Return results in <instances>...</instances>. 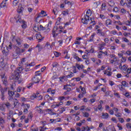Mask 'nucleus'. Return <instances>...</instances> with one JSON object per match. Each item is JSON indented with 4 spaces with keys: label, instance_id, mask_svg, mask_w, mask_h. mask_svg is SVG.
Returning a JSON list of instances; mask_svg holds the SVG:
<instances>
[{
    "label": "nucleus",
    "instance_id": "f257e3e1",
    "mask_svg": "<svg viewBox=\"0 0 131 131\" xmlns=\"http://www.w3.org/2000/svg\"><path fill=\"white\" fill-rule=\"evenodd\" d=\"M14 75L15 76V82H18V83H21L23 81V79L20 78V74L19 72L14 71L13 73Z\"/></svg>",
    "mask_w": 131,
    "mask_h": 131
},
{
    "label": "nucleus",
    "instance_id": "f03ea898",
    "mask_svg": "<svg viewBox=\"0 0 131 131\" xmlns=\"http://www.w3.org/2000/svg\"><path fill=\"white\" fill-rule=\"evenodd\" d=\"M1 64L0 70H4V71H8V70H9V66H8V64H5L4 63V59L1 62Z\"/></svg>",
    "mask_w": 131,
    "mask_h": 131
},
{
    "label": "nucleus",
    "instance_id": "7ed1b4c3",
    "mask_svg": "<svg viewBox=\"0 0 131 131\" xmlns=\"http://www.w3.org/2000/svg\"><path fill=\"white\" fill-rule=\"evenodd\" d=\"M8 91L7 88H4L1 89V99L2 101L5 100V93Z\"/></svg>",
    "mask_w": 131,
    "mask_h": 131
},
{
    "label": "nucleus",
    "instance_id": "20e7f679",
    "mask_svg": "<svg viewBox=\"0 0 131 131\" xmlns=\"http://www.w3.org/2000/svg\"><path fill=\"white\" fill-rule=\"evenodd\" d=\"M90 20V16L86 14L84 16V18H82L81 21L83 23V24H86L88 25V22L87 21Z\"/></svg>",
    "mask_w": 131,
    "mask_h": 131
},
{
    "label": "nucleus",
    "instance_id": "39448f33",
    "mask_svg": "<svg viewBox=\"0 0 131 131\" xmlns=\"http://www.w3.org/2000/svg\"><path fill=\"white\" fill-rule=\"evenodd\" d=\"M45 111H46V112H48V114H50V115H57V116H59L58 114L54 113L51 109L47 108L45 110Z\"/></svg>",
    "mask_w": 131,
    "mask_h": 131
},
{
    "label": "nucleus",
    "instance_id": "423d86ee",
    "mask_svg": "<svg viewBox=\"0 0 131 131\" xmlns=\"http://www.w3.org/2000/svg\"><path fill=\"white\" fill-rule=\"evenodd\" d=\"M41 15H43L44 17H46V16H47L48 14L46 13V11L42 10L41 12L39 14V15L37 16L36 18V22H37V19L39 18V17H42Z\"/></svg>",
    "mask_w": 131,
    "mask_h": 131
},
{
    "label": "nucleus",
    "instance_id": "0eeeda50",
    "mask_svg": "<svg viewBox=\"0 0 131 131\" xmlns=\"http://www.w3.org/2000/svg\"><path fill=\"white\" fill-rule=\"evenodd\" d=\"M40 78L39 77H37L35 76V77H33L32 80L33 82H34V83H38L40 80Z\"/></svg>",
    "mask_w": 131,
    "mask_h": 131
},
{
    "label": "nucleus",
    "instance_id": "6e6552de",
    "mask_svg": "<svg viewBox=\"0 0 131 131\" xmlns=\"http://www.w3.org/2000/svg\"><path fill=\"white\" fill-rule=\"evenodd\" d=\"M15 92H13V91H8V95H9V96L10 97V100H11V99L13 100V99H14L13 98V96H14V95H16L15 94Z\"/></svg>",
    "mask_w": 131,
    "mask_h": 131
},
{
    "label": "nucleus",
    "instance_id": "1a4fd4ad",
    "mask_svg": "<svg viewBox=\"0 0 131 131\" xmlns=\"http://www.w3.org/2000/svg\"><path fill=\"white\" fill-rule=\"evenodd\" d=\"M14 18L16 20V23H18V22L19 23H22L23 22V20L21 19V16L20 15H18L17 17Z\"/></svg>",
    "mask_w": 131,
    "mask_h": 131
},
{
    "label": "nucleus",
    "instance_id": "9d476101",
    "mask_svg": "<svg viewBox=\"0 0 131 131\" xmlns=\"http://www.w3.org/2000/svg\"><path fill=\"white\" fill-rule=\"evenodd\" d=\"M5 75H6V74H5V73H1V78L3 79V82H7L8 81H7V78L5 77Z\"/></svg>",
    "mask_w": 131,
    "mask_h": 131
},
{
    "label": "nucleus",
    "instance_id": "9b49d317",
    "mask_svg": "<svg viewBox=\"0 0 131 131\" xmlns=\"http://www.w3.org/2000/svg\"><path fill=\"white\" fill-rule=\"evenodd\" d=\"M109 117V114L108 113H106L105 114L104 113H102V115L101 116V118L103 119H107Z\"/></svg>",
    "mask_w": 131,
    "mask_h": 131
},
{
    "label": "nucleus",
    "instance_id": "f8f14e48",
    "mask_svg": "<svg viewBox=\"0 0 131 131\" xmlns=\"http://www.w3.org/2000/svg\"><path fill=\"white\" fill-rule=\"evenodd\" d=\"M14 49H15V53L17 55H19L21 53V49L19 47L15 46Z\"/></svg>",
    "mask_w": 131,
    "mask_h": 131
},
{
    "label": "nucleus",
    "instance_id": "ddd939ff",
    "mask_svg": "<svg viewBox=\"0 0 131 131\" xmlns=\"http://www.w3.org/2000/svg\"><path fill=\"white\" fill-rule=\"evenodd\" d=\"M24 10V8L22 7V6H18V8L17 9V13H18V14H21V13H23Z\"/></svg>",
    "mask_w": 131,
    "mask_h": 131
},
{
    "label": "nucleus",
    "instance_id": "4468645a",
    "mask_svg": "<svg viewBox=\"0 0 131 131\" xmlns=\"http://www.w3.org/2000/svg\"><path fill=\"white\" fill-rule=\"evenodd\" d=\"M21 23H23V25H21L22 28H23V29H26V28L27 27L26 21L24 20H23V22Z\"/></svg>",
    "mask_w": 131,
    "mask_h": 131
},
{
    "label": "nucleus",
    "instance_id": "2eb2a0df",
    "mask_svg": "<svg viewBox=\"0 0 131 131\" xmlns=\"http://www.w3.org/2000/svg\"><path fill=\"white\" fill-rule=\"evenodd\" d=\"M35 36H36V39H38V40H42V39H43L44 38V37L40 38V37H42L41 35L40 34H36Z\"/></svg>",
    "mask_w": 131,
    "mask_h": 131
},
{
    "label": "nucleus",
    "instance_id": "dca6fc26",
    "mask_svg": "<svg viewBox=\"0 0 131 131\" xmlns=\"http://www.w3.org/2000/svg\"><path fill=\"white\" fill-rule=\"evenodd\" d=\"M7 3L5 1H3L2 3L0 4L1 8H5V7H7Z\"/></svg>",
    "mask_w": 131,
    "mask_h": 131
},
{
    "label": "nucleus",
    "instance_id": "f3484780",
    "mask_svg": "<svg viewBox=\"0 0 131 131\" xmlns=\"http://www.w3.org/2000/svg\"><path fill=\"white\" fill-rule=\"evenodd\" d=\"M108 5H109L110 7H114L115 5V3L113 1H110L108 2Z\"/></svg>",
    "mask_w": 131,
    "mask_h": 131
},
{
    "label": "nucleus",
    "instance_id": "a211bd4d",
    "mask_svg": "<svg viewBox=\"0 0 131 131\" xmlns=\"http://www.w3.org/2000/svg\"><path fill=\"white\" fill-rule=\"evenodd\" d=\"M106 26H108V25H111V24H112V20H111V19H107L105 21Z\"/></svg>",
    "mask_w": 131,
    "mask_h": 131
},
{
    "label": "nucleus",
    "instance_id": "6ab92c4d",
    "mask_svg": "<svg viewBox=\"0 0 131 131\" xmlns=\"http://www.w3.org/2000/svg\"><path fill=\"white\" fill-rule=\"evenodd\" d=\"M59 29L57 26H54L53 29L52 30V33H56V32H58V30Z\"/></svg>",
    "mask_w": 131,
    "mask_h": 131
},
{
    "label": "nucleus",
    "instance_id": "aec40b11",
    "mask_svg": "<svg viewBox=\"0 0 131 131\" xmlns=\"http://www.w3.org/2000/svg\"><path fill=\"white\" fill-rule=\"evenodd\" d=\"M22 70H23V69H22V68L21 67H18L16 70H15L14 71H16V72H19V74H20V73H21V71H22Z\"/></svg>",
    "mask_w": 131,
    "mask_h": 131
},
{
    "label": "nucleus",
    "instance_id": "412c9836",
    "mask_svg": "<svg viewBox=\"0 0 131 131\" xmlns=\"http://www.w3.org/2000/svg\"><path fill=\"white\" fill-rule=\"evenodd\" d=\"M64 5H67L70 4V6L72 7V3L70 2V1H68V0H65L64 2Z\"/></svg>",
    "mask_w": 131,
    "mask_h": 131
},
{
    "label": "nucleus",
    "instance_id": "4be33fe9",
    "mask_svg": "<svg viewBox=\"0 0 131 131\" xmlns=\"http://www.w3.org/2000/svg\"><path fill=\"white\" fill-rule=\"evenodd\" d=\"M14 107H16V106H17V105H18V104H19V101H17V99H14Z\"/></svg>",
    "mask_w": 131,
    "mask_h": 131
},
{
    "label": "nucleus",
    "instance_id": "5701e85b",
    "mask_svg": "<svg viewBox=\"0 0 131 131\" xmlns=\"http://www.w3.org/2000/svg\"><path fill=\"white\" fill-rule=\"evenodd\" d=\"M117 60H118V58L117 57H115L113 59L111 60V64H113L114 62H117Z\"/></svg>",
    "mask_w": 131,
    "mask_h": 131
},
{
    "label": "nucleus",
    "instance_id": "b1692460",
    "mask_svg": "<svg viewBox=\"0 0 131 131\" xmlns=\"http://www.w3.org/2000/svg\"><path fill=\"white\" fill-rule=\"evenodd\" d=\"M73 76H74V74L73 73L71 72V74L70 75H68L66 76L67 78H71V77H73Z\"/></svg>",
    "mask_w": 131,
    "mask_h": 131
},
{
    "label": "nucleus",
    "instance_id": "393cba45",
    "mask_svg": "<svg viewBox=\"0 0 131 131\" xmlns=\"http://www.w3.org/2000/svg\"><path fill=\"white\" fill-rule=\"evenodd\" d=\"M39 72H40V71H38L35 72V76H39V78L41 77L40 76V73H39Z\"/></svg>",
    "mask_w": 131,
    "mask_h": 131
},
{
    "label": "nucleus",
    "instance_id": "a878e982",
    "mask_svg": "<svg viewBox=\"0 0 131 131\" xmlns=\"http://www.w3.org/2000/svg\"><path fill=\"white\" fill-rule=\"evenodd\" d=\"M122 85H123V86H127L128 85V83H126V81H123L121 82Z\"/></svg>",
    "mask_w": 131,
    "mask_h": 131
},
{
    "label": "nucleus",
    "instance_id": "bb28decb",
    "mask_svg": "<svg viewBox=\"0 0 131 131\" xmlns=\"http://www.w3.org/2000/svg\"><path fill=\"white\" fill-rule=\"evenodd\" d=\"M54 54V55L55 56V57H59V56H60L61 55V53H60L59 52H58L57 51H55Z\"/></svg>",
    "mask_w": 131,
    "mask_h": 131
},
{
    "label": "nucleus",
    "instance_id": "cd10ccee",
    "mask_svg": "<svg viewBox=\"0 0 131 131\" xmlns=\"http://www.w3.org/2000/svg\"><path fill=\"white\" fill-rule=\"evenodd\" d=\"M19 3V0H14L13 2V6H17V5H18V3Z\"/></svg>",
    "mask_w": 131,
    "mask_h": 131
},
{
    "label": "nucleus",
    "instance_id": "c85d7f7f",
    "mask_svg": "<svg viewBox=\"0 0 131 131\" xmlns=\"http://www.w3.org/2000/svg\"><path fill=\"white\" fill-rule=\"evenodd\" d=\"M36 95L35 94H33V95L30 96V99L31 100H34V99H35V98H36Z\"/></svg>",
    "mask_w": 131,
    "mask_h": 131
},
{
    "label": "nucleus",
    "instance_id": "c756f323",
    "mask_svg": "<svg viewBox=\"0 0 131 131\" xmlns=\"http://www.w3.org/2000/svg\"><path fill=\"white\" fill-rule=\"evenodd\" d=\"M62 18L61 17H58L57 18V20L58 21H57L56 23H55V25H59L60 24V20H61Z\"/></svg>",
    "mask_w": 131,
    "mask_h": 131
},
{
    "label": "nucleus",
    "instance_id": "7c9ffc66",
    "mask_svg": "<svg viewBox=\"0 0 131 131\" xmlns=\"http://www.w3.org/2000/svg\"><path fill=\"white\" fill-rule=\"evenodd\" d=\"M39 30H42V31L46 30H47V28L43 27V26H42V25H40Z\"/></svg>",
    "mask_w": 131,
    "mask_h": 131
},
{
    "label": "nucleus",
    "instance_id": "2f4dec72",
    "mask_svg": "<svg viewBox=\"0 0 131 131\" xmlns=\"http://www.w3.org/2000/svg\"><path fill=\"white\" fill-rule=\"evenodd\" d=\"M127 64H124L123 66L122 70H124V71H126V70L127 69Z\"/></svg>",
    "mask_w": 131,
    "mask_h": 131
},
{
    "label": "nucleus",
    "instance_id": "473e14b6",
    "mask_svg": "<svg viewBox=\"0 0 131 131\" xmlns=\"http://www.w3.org/2000/svg\"><path fill=\"white\" fill-rule=\"evenodd\" d=\"M57 66H58V63L57 62H54L52 64V67L53 68H57Z\"/></svg>",
    "mask_w": 131,
    "mask_h": 131
},
{
    "label": "nucleus",
    "instance_id": "72a5a7b5",
    "mask_svg": "<svg viewBox=\"0 0 131 131\" xmlns=\"http://www.w3.org/2000/svg\"><path fill=\"white\" fill-rule=\"evenodd\" d=\"M5 106H4V104H1L0 105V110H1V111H5Z\"/></svg>",
    "mask_w": 131,
    "mask_h": 131
},
{
    "label": "nucleus",
    "instance_id": "f704fd0d",
    "mask_svg": "<svg viewBox=\"0 0 131 131\" xmlns=\"http://www.w3.org/2000/svg\"><path fill=\"white\" fill-rule=\"evenodd\" d=\"M105 8H106V3H103L101 5V9L102 10H105Z\"/></svg>",
    "mask_w": 131,
    "mask_h": 131
},
{
    "label": "nucleus",
    "instance_id": "c9c22d12",
    "mask_svg": "<svg viewBox=\"0 0 131 131\" xmlns=\"http://www.w3.org/2000/svg\"><path fill=\"white\" fill-rule=\"evenodd\" d=\"M126 126L127 128H129L130 129H131V123H126Z\"/></svg>",
    "mask_w": 131,
    "mask_h": 131
},
{
    "label": "nucleus",
    "instance_id": "e433bc0d",
    "mask_svg": "<svg viewBox=\"0 0 131 131\" xmlns=\"http://www.w3.org/2000/svg\"><path fill=\"white\" fill-rule=\"evenodd\" d=\"M5 106H6L7 108H10V107H11V104L10 103H9V102L5 103Z\"/></svg>",
    "mask_w": 131,
    "mask_h": 131
},
{
    "label": "nucleus",
    "instance_id": "4c0bfd02",
    "mask_svg": "<svg viewBox=\"0 0 131 131\" xmlns=\"http://www.w3.org/2000/svg\"><path fill=\"white\" fill-rule=\"evenodd\" d=\"M76 60L77 61V62H82V59L79 58L78 56L76 57Z\"/></svg>",
    "mask_w": 131,
    "mask_h": 131
},
{
    "label": "nucleus",
    "instance_id": "58836bf2",
    "mask_svg": "<svg viewBox=\"0 0 131 131\" xmlns=\"http://www.w3.org/2000/svg\"><path fill=\"white\" fill-rule=\"evenodd\" d=\"M0 123L1 124H4L5 123V120L3 118H0Z\"/></svg>",
    "mask_w": 131,
    "mask_h": 131
},
{
    "label": "nucleus",
    "instance_id": "ea45409f",
    "mask_svg": "<svg viewBox=\"0 0 131 131\" xmlns=\"http://www.w3.org/2000/svg\"><path fill=\"white\" fill-rule=\"evenodd\" d=\"M94 36H95V35H92L90 38V39H89V41H93L94 39L93 38H94Z\"/></svg>",
    "mask_w": 131,
    "mask_h": 131
},
{
    "label": "nucleus",
    "instance_id": "a19ab883",
    "mask_svg": "<svg viewBox=\"0 0 131 131\" xmlns=\"http://www.w3.org/2000/svg\"><path fill=\"white\" fill-rule=\"evenodd\" d=\"M81 90V93L83 95H85L86 92H85V89L84 88H82Z\"/></svg>",
    "mask_w": 131,
    "mask_h": 131
},
{
    "label": "nucleus",
    "instance_id": "79ce46f5",
    "mask_svg": "<svg viewBox=\"0 0 131 131\" xmlns=\"http://www.w3.org/2000/svg\"><path fill=\"white\" fill-rule=\"evenodd\" d=\"M113 11V12H115V13H117L118 12V7H115Z\"/></svg>",
    "mask_w": 131,
    "mask_h": 131
},
{
    "label": "nucleus",
    "instance_id": "37998d69",
    "mask_svg": "<svg viewBox=\"0 0 131 131\" xmlns=\"http://www.w3.org/2000/svg\"><path fill=\"white\" fill-rule=\"evenodd\" d=\"M34 65H35V62H32L31 63L28 64L27 66H34Z\"/></svg>",
    "mask_w": 131,
    "mask_h": 131
},
{
    "label": "nucleus",
    "instance_id": "c03bdc74",
    "mask_svg": "<svg viewBox=\"0 0 131 131\" xmlns=\"http://www.w3.org/2000/svg\"><path fill=\"white\" fill-rule=\"evenodd\" d=\"M52 35H53V37H56V36H58V35H59V33H52Z\"/></svg>",
    "mask_w": 131,
    "mask_h": 131
},
{
    "label": "nucleus",
    "instance_id": "a18cd8bd",
    "mask_svg": "<svg viewBox=\"0 0 131 131\" xmlns=\"http://www.w3.org/2000/svg\"><path fill=\"white\" fill-rule=\"evenodd\" d=\"M124 111L125 112H126V113H128V114H129V113H130V111H129L128 108H125Z\"/></svg>",
    "mask_w": 131,
    "mask_h": 131
},
{
    "label": "nucleus",
    "instance_id": "49530a36",
    "mask_svg": "<svg viewBox=\"0 0 131 131\" xmlns=\"http://www.w3.org/2000/svg\"><path fill=\"white\" fill-rule=\"evenodd\" d=\"M119 121L121 122V123H123L124 122V120L122 118H119Z\"/></svg>",
    "mask_w": 131,
    "mask_h": 131
},
{
    "label": "nucleus",
    "instance_id": "de8ad7c7",
    "mask_svg": "<svg viewBox=\"0 0 131 131\" xmlns=\"http://www.w3.org/2000/svg\"><path fill=\"white\" fill-rule=\"evenodd\" d=\"M64 90H67V92H70L71 91V88H66L65 86H64Z\"/></svg>",
    "mask_w": 131,
    "mask_h": 131
},
{
    "label": "nucleus",
    "instance_id": "09e8293b",
    "mask_svg": "<svg viewBox=\"0 0 131 131\" xmlns=\"http://www.w3.org/2000/svg\"><path fill=\"white\" fill-rule=\"evenodd\" d=\"M92 11H91V9H89L86 12V15H89L90 14H91V15H92Z\"/></svg>",
    "mask_w": 131,
    "mask_h": 131
},
{
    "label": "nucleus",
    "instance_id": "8fccbe9b",
    "mask_svg": "<svg viewBox=\"0 0 131 131\" xmlns=\"http://www.w3.org/2000/svg\"><path fill=\"white\" fill-rule=\"evenodd\" d=\"M62 14L64 16H65L66 15H68V14H69V12H68V11H63L62 12Z\"/></svg>",
    "mask_w": 131,
    "mask_h": 131
},
{
    "label": "nucleus",
    "instance_id": "3c124183",
    "mask_svg": "<svg viewBox=\"0 0 131 131\" xmlns=\"http://www.w3.org/2000/svg\"><path fill=\"white\" fill-rule=\"evenodd\" d=\"M59 106H60V104L59 103H57L55 105H52V107H54V108H56V107H59Z\"/></svg>",
    "mask_w": 131,
    "mask_h": 131
},
{
    "label": "nucleus",
    "instance_id": "603ef678",
    "mask_svg": "<svg viewBox=\"0 0 131 131\" xmlns=\"http://www.w3.org/2000/svg\"><path fill=\"white\" fill-rule=\"evenodd\" d=\"M114 95L115 97H117L118 98H120V95H119V94L118 93H114Z\"/></svg>",
    "mask_w": 131,
    "mask_h": 131
},
{
    "label": "nucleus",
    "instance_id": "864d4df0",
    "mask_svg": "<svg viewBox=\"0 0 131 131\" xmlns=\"http://www.w3.org/2000/svg\"><path fill=\"white\" fill-rule=\"evenodd\" d=\"M121 12L122 13V14H125V13H126V10L123 8L121 10Z\"/></svg>",
    "mask_w": 131,
    "mask_h": 131
},
{
    "label": "nucleus",
    "instance_id": "5fc2aeb1",
    "mask_svg": "<svg viewBox=\"0 0 131 131\" xmlns=\"http://www.w3.org/2000/svg\"><path fill=\"white\" fill-rule=\"evenodd\" d=\"M100 17L101 19H105L106 18V16L104 14H100Z\"/></svg>",
    "mask_w": 131,
    "mask_h": 131
},
{
    "label": "nucleus",
    "instance_id": "6e6d98bb",
    "mask_svg": "<svg viewBox=\"0 0 131 131\" xmlns=\"http://www.w3.org/2000/svg\"><path fill=\"white\" fill-rule=\"evenodd\" d=\"M64 99H65V97H64V96L59 97V101H63V100H64Z\"/></svg>",
    "mask_w": 131,
    "mask_h": 131
},
{
    "label": "nucleus",
    "instance_id": "4d7b16f0",
    "mask_svg": "<svg viewBox=\"0 0 131 131\" xmlns=\"http://www.w3.org/2000/svg\"><path fill=\"white\" fill-rule=\"evenodd\" d=\"M125 61H126V58H125V57H122L121 61L122 62H125Z\"/></svg>",
    "mask_w": 131,
    "mask_h": 131
},
{
    "label": "nucleus",
    "instance_id": "13d9d810",
    "mask_svg": "<svg viewBox=\"0 0 131 131\" xmlns=\"http://www.w3.org/2000/svg\"><path fill=\"white\" fill-rule=\"evenodd\" d=\"M123 1L124 0H121L120 4V5H121V6H124V5H125V3H123Z\"/></svg>",
    "mask_w": 131,
    "mask_h": 131
},
{
    "label": "nucleus",
    "instance_id": "bf43d9fd",
    "mask_svg": "<svg viewBox=\"0 0 131 131\" xmlns=\"http://www.w3.org/2000/svg\"><path fill=\"white\" fill-rule=\"evenodd\" d=\"M89 113H85L84 114V117H89Z\"/></svg>",
    "mask_w": 131,
    "mask_h": 131
},
{
    "label": "nucleus",
    "instance_id": "052dcab7",
    "mask_svg": "<svg viewBox=\"0 0 131 131\" xmlns=\"http://www.w3.org/2000/svg\"><path fill=\"white\" fill-rule=\"evenodd\" d=\"M76 67L79 70V69H80V68L81 69V66H80L78 64H76Z\"/></svg>",
    "mask_w": 131,
    "mask_h": 131
},
{
    "label": "nucleus",
    "instance_id": "680f3d73",
    "mask_svg": "<svg viewBox=\"0 0 131 131\" xmlns=\"http://www.w3.org/2000/svg\"><path fill=\"white\" fill-rule=\"evenodd\" d=\"M74 45H80V42L78 41H76L74 44H73V46H74Z\"/></svg>",
    "mask_w": 131,
    "mask_h": 131
},
{
    "label": "nucleus",
    "instance_id": "e2e57ef3",
    "mask_svg": "<svg viewBox=\"0 0 131 131\" xmlns=\"http://www.w3.org/2000/svg\"><path fill=\"white\" fill-rule=\"evenodd\" d=\"M110 84L112 86L113 85H114V82L112 81H110Z\"/></svg>",
    "mask_w": 131,
    "mask_h": 131
},
{
    "label": "nucleus",
    "instance_id": "0e129e2a",
    "mask_svg": "<svg viewBox=\"0 0 131 131\" xmlns=\"http://www.w3.org/2000/svg\"><path fill=\"white\" fill-rule=\"evenodd\" d=\"M37 110L38 113L41 114V113H42V112H43L42 110L40 108H39L38 110Z\"/></svg>",
    "mask_w": 131,
    "mask_h": 131
},
{
    "label": "nucleus",
    "instance_id": "69168bd1",
    "mask_svg": "<svg viewBox=\"0 0 131 131\" xmlns=\"http://www.w3.org/2000/svg\"><path fill=\"white\" fill-rule=\"evenodd\" d=\"M97 108H98V110H101L102 108V104L98 105Z\"/></svg>",
    "mask_w": 131,
    "mask_h": 131
},
{
    "label": "nucleus",
    "instance_id": "338daca9",
    "mask_svg": "<svg viewBox=\"0 0 131 131\" xmlns=\"http://www.w3.org/2000/svg\"><path fill=\"white\" fill-rule=\"evenodd\" d=\"M82 131H85V130L86 129V127L83 126L81 128Z\"/></svg>",
    "mask_w": 131,
    "mask_h": 131
},
{
    "label": "nucleus",
    "instance_id": "774afa93",
    "mask_svg": "<svg viewBox=\"0 0 131 131\" xmlns=\"http://www.w3.org/2000/svg\"><path fill=\"white\" fill-rule=\"evenodd\" d=\"M126 54H127V55H131V51H127L126 52Z\"/></svg>",
    "mask_w": 131,
    "mask_h": 131
}]
</instances>
